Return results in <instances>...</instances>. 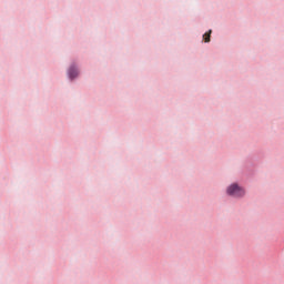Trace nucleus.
<instances>
[{
	"mask_svg": "<svg viewBox=\"0 0 284 284\" xmlns=\"http://www.w3.org/2000/svg\"><path fill=\"white\" fill-rule=\"evenodd\" d=\"M226 194L234 196V199H241V196H245V190L239 186V184H231L226 190Z\"/></svg>",
	"mask_w": 284,
	"mask_h": 284,
	"instance_id": "f257e3e1",
	"label": "nucleus"
},
{
	"mask_svg": "<svg viewBox=\"0 0 284 284\" xmlns=\"http://www.w3.org/2000/svg\"><path fill=\"white\" fill-rule=\"evenodd\" d=\"M77 77H79V71L77 70V68L71 67L69 69V78L70 79H77Z\"/></svg>",
	"mask_w": 284,
	"mask_h": 284,
	"instance_id": "f03ea898",
	"label": "nucleus"
},
{
	"mask_svg": "<svg viewBox=\"0 0 284 284\" xmlns=\"http://www.w3.org/2000/svg\"><path fill=\"white\" fill-rule=\"evenodd\" d=\"M210 34H212V30L203 34V39L205 43H210Z\"/></svg>",
	"mask_w": 284,
	"mask_h": 284,
	"instance_id": "7ed1b4c3",
	"label": "nucleus"
}]
</instances>
